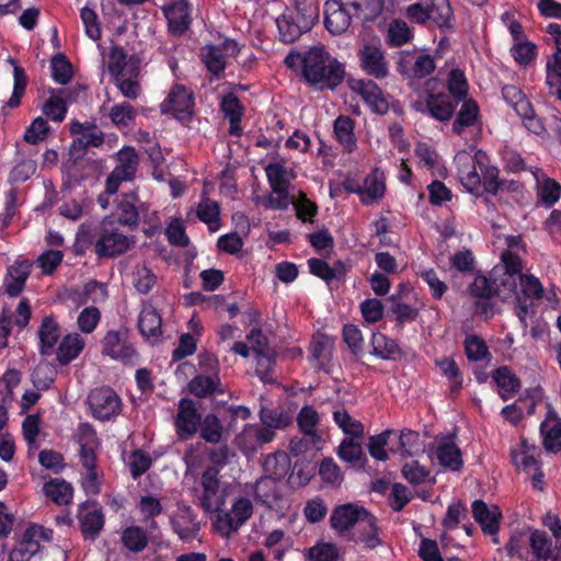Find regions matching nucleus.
Returning <instances> with one entry per match:
<instances>
[{"mask_svg": "<svg viewBox=\"0 0 561 561\" xmlns=\"http://www.w3.org/2000/svg\"><path fill=\"white\" fill-rule=\"evenodd\" d=\"M363 70L377 79L388 75V66L381 47L374 44L365 45L358 53Z\"/></svg>", "mask_w": 561, "mask_h": 561, "instance_id": "f3484780", "label": "nucleus"}, {"mask_svg": "<svg viewBox=\"0 0 561 561\" xmlns=\"http://www.w3.org/2000/svg\"><path fill=\"white\" fill-rule=\"evenodd\" d=\"M352 90L359 94L365 103L378 114H385L389 104L383 96L382 91L371 80H353L351 82Z\"/></svg>", "mask_w": 561, "mask_h": 561, "instance_id": "dca6fc26", "label": "nucleus"}, {"mask_svg": "<svg viewBox=\"0 0 561 561\" xmlns=\"http://www.w3.org/2000/svg\"><path fill=\"white\" fill-rule=\"evenodd\" d=\"M540 454L539 447L522 438L518 446L512 450V458L518 469L531 473L538 471Z\"/></svg>", "mask_w": 561, "mask_h": 561, "instance_id": "4be33fe9", "label": "nucleus"}, {"mask_svg": "<svg viewBox=\"0 0 561 561\" xmlns=\"http://www.w3.org/2000/svg\"><path fill=\"white\" fill-rule=\"evenodd\" d=\"M333 420L347 437L359 438L364 435L362 422L354 419L345 409L335 410L333 412Z\"/></svg>", "mask_w": 561, "mask_h": 561, "instance_id": "de8ad7c7", "label": "nucleus"}, {"mask_svg": "<svg viewBox=\"0 0 561 561\" xmlns=\"http://www.w3.org/2000/svg\"><path fill=\"white\" fill-rule=\"evenodd\" d=\"M370 514L362 506L355 504H344L336 507L330 518L333 529L344 534L350 529L359 528Z\"/></svg>", "mask_w": 561, "mask_h": 561, "instance_id": "4468645a", "label": "nucleus"}, {"mask_svg": "<svg viewBox=\"0 0 561 561\" xmlns=\"http://www.w3.org/2000/svg\"><path fill=\"white\" fill-rule=\"evenodd\" d=\"M193 93L182 84H174L160 104L161 113L171 114L178 119L188 118L193 113Z\"/></svg>", "mask_w": 561, "mask_h": 561, "instance_id": "9b49d317", "label": "nucleus"}, {"mask_svg": "<svg viewBox=\"0 0 561 561\" xmlns=\"http://www.w3.org/2000/svg\"><path fill=\"white\" fill-rule=\"evenodd\" d=\"M260 420L263 425L274 431L286 428L291 423V417L288 413L270 408H261Z\"/></svg>", "mask_w": 561, "mask_h": 561, "instance_id": "13d9d810", "label": "nucleus"}, {"mask_svg": "<svg viewBox=\"0 0 561 561\" xmlns=\"http://www.w3.org/2000/svg\"><path fill=\"white\" fill-rule=\"evenodd\" d=\"M53 539V530L37 524H30L21 534L18 541L28 548L35 554L41 550L42 542H48Z\"/></svg>", "mask_w": 561, "mask_h": 561, "instance_id": "72a5a7b5", "label": "nucleus"}, {"mask_svg": "<svg viewBox=\"0 0 561 561\" xmlns=\"http://www.w3.org/2000/svg\"><path fill=\"white\" fill-rule=\"evenodd\" d=\"M310 561H337L340 558L339 548L331 542H318L308 551Z\"/></svg>", "mask_w": 561, "mask_h": 561, "instance_id": "774afa93", "label": "nucleus"}, {"mask_svg": "<svg viewBox=\"0 0 561 561\" xmlns=\"http://www.w3.org/2000/svg\"><path fill=\"white\" fill-rule=\"evenodd\" d=\"M407 16L415 23L423 24L433 21L437 26H448L451 19V9L446 0H440L430 7L413 3L407 8Z\"/></svg>", "mask_w": 561, "mask_h": 561, "instance_id": "9d476101", "label": "nucleus"}, {"mask_svg": "<svg viewBox=\"0 0 561 561\" xmlns=\"http://www.w3.org/2000/svg\"><path fill=\"white\" fill-rule=\"evenodd\" d=\"M415 156L419 163L433 173H440L442 164L437 152L424 142H419L415 147Z\"/></svg>", "mask_w": 561, "mask_h": 561, "instance_id": "bf43d9fd", "label": "nucleus"}, {"mask_svg": "<svg viewBox=\"0 0 561 561\" xmlns=\"http://www.w3.org/2000/svg\"><path fill=\"white\" fill-rule=\"evenodd\" d=\"M504 100L518 115H526L530 110V102L525 98L520 89L515 85H505L502 89Z\"/></svg>", "mask_w": 561, "mask_h": 561, "instance_id": "052dcab7", "label": "nucleus"}, {"mask_svg": "<svg viewBox=\"0 0 561 561\" xmlns=\"http://www.w3.org/2000/svg\"><path fill=\"white\" fill-rule=\"evenodd\" d=\"M291 539L280 529L270 531L263 541V546L270 550L276 561H283L284 556L291 548Z\"/></svg>", "mask_w": 561, "mask_h": 561, "instance_id": "58836bf2", "label": "nucleus"}, {"mask_svg": "<svg viewBox=\"0 0 561 561\" xmlns=\"http://www.w3.org/2000/svg\"><path fill=\"white\" fill-rule=\"evenodd\" d=\"M133 285L139 294H148L157 283V276L146 265H136L133 271Z\"/></svg>", "mask_w": 561, "mask_h": 561, "instance_id": "6e6d98bb", "label": "nucleus"}, {"mask_svg": "<svg viewBox=\"0 0 561 561\" xmlns=\"http://www.w3.org/2000/svg\"><path fill=\"white\" fill-rule=\"evenodd\" d=\"M435 365L440 375L448 380L450 391L458 392L462 388L463 377L455 359L451 357L437 358Z\"/></svg>", "mask_w": 561, "mask_h": 561, "instance_id": "79ce46f5", "label": "nucleus"}, {"mask_svg": "<svg viewBox=\"0 0 561 561\" xmlns=\"http://www.w3.org/2000/svg\"><path fill=\"white\" fill-rule=\"evenodd\" d=\"M219 471L215 467L207 468L201 478L203 489L199 496V505L206 513L220 512L226 504V496L229 485H220Z\"/></svg>", "mask_w": 561, "mask_h": 561, "instance_id": "423d86ee", "label": "nucleus"}, {"mask_svg": "<svg viewBox=\"0 0 561 561\" xmlns=\"http://www.w3.org/2000/svg\"><path fill=\"white\" fill-rule=\"evenodd\" d=\"M301 61L305 79L319 90H332L344 78V67L323 46L309 48Z\"/></svg>", "mask_w": 561, "mask_h": 561, "instance_id": "f03ea898", "label": "nucleus"}, {"mask_svg": "<svg viewBox=\"0 0 561 561\" xmlns=\"http://www.w3.org/2000/svg\"><path fill=\"white\" fill-rule=\"evenodd\" d=\"M386 192V184L382 173L378 170L369 173L362 185L360 202L369 205L381 199Z\"/></svg>", "mask_w": 561, "mask_h": 561, "instance_id": "473e14b6", "label": "nucleus"}, {"mask_svg": "<svg viewBox=\"0 0 561 561\" xmlns=\"http://www.w3.org/2000/svg\"><path fill=\"white\" fill-rule=\"evenodd\" d=\"M412 31L402 20H393L390 22L387 32V42L390 46L399 47L410 42Z\"/></svg>", "mask_w": 561, "mask_h": 561, "instance_id": "4d7b16f0", "label": "nucleus"}, {"mask_svg": "<svg viewBox=\"0 0 561 561\" xmlns=\"http://www.w3.org/2000/svg\"><path fill=\"white\" fill-rule=\"evenodd\" d=\"M88 403L92 415L100 421H110L122 411V400L110 387L93 389L88 397Z\"/></svg>", "mask_w": 561, "mask_h": 561, "instance_id": "6e6552de", "label": "nucleus"}, {"mask_svg": "<svg viewBox=\"0 0 561 561\" xmlns=\"http://www.w3.org/2000/svg\"><path fill=\"white\" fill-rule=\"evenodd\" d=\"M121 541L127 550L141 552L148 545V535L139 526H129L123 530Z\"/></svg>", "mask_w": 561, "mask_h": 561, "instance_id": "603ef678", "label": "nucleus"}, {"mask_svg": "<svg viewBox=\"0 0 561 561\" xmlns=\"http://www.w3.org/2000/svg\"><path fill=\"white\" fill-rule=\"evenodd\" d=\"M191 5L187 0H179L164 10L170 31L175 35L183 34L190 26Z\"/></svg>", "mask_w": 561, "mask_h": 561, "instance_id": "b1692460", "label": "nucleus"}, {"mask_svg": "<svg viewBox=\"0 0 561 561\" xmlns=\"http://www.w3.org/2000/svg\"><path fill=\"white\" fill-rule=\"evenodd\" d=\"M530 173L533 174L536 184H537V195L540 202L547 206H553L561 196V185L546 175V173L537 167L529 168Z\"/></svg>", "mask_w": 561, "mask_h": 561, "instance_id": "412c9836", "label": "nucleus"}, {"mask_svg": "<svg viewBox=\"0 0 561 561\" xmlns=\"http://www.w3.org/2000/svg\"><path fill=\"white\" fill-rule=\"evenodd\" d=\"M353 540L364 548L374 549L382 543L376 525V518L370 514L366 520L353 531Z\"/></svg>", "mask_w": 561, "mask_h": 561, "instance_id": "e433bc0d", "label": "nucleus"}, {"mask_svg": "<svg viewBox=\"0 0 561 561\" xmlns=\"http://www.w3.org/2000/svg\"><path fill=\"white\" fill-rule=\"evenodd\" d=\"M265 476L256 482V495L264 504L271 505L268 496L261 495L262 489L275 490L276 481L284 478L289 469V460L285 453L268 455L263 463Z\"/></svg>", "mask_w": 561, "mask_h": 561, "instance_id": "1a4fd4ad", "label": "nucleus"}, {"mask_svg": "<svg viewBox=\"0 0 561 561\" xmlns=\"http://www.w3.org/2000/svg\"><path fill=\"white\" fill-rule=\"evenodd\" d=\"M202 422V415L198 412L193 400L183 398L178 405V413L174 420L175 432L180 439L192 438Z\"/></svg>", "mask_w": 561, "mask_h": 561, "instance_id": "f8f14e48", "label": "nucleus"}, {"mask_svg": "<svg viewBox=\"0 0 561 561\" xmlns=\"http://www.w3.org/2000/svg\"><path fill=\"white\" fill-rule=\"evenodd\" d=\"M435 457L443 467L451 471H457L462 467L460 449L453 439L446 438L438 442Z\"/></svg>", "mask_w": 561, "mask_h": 561, "instance_id": "7c9ffc66", "label": "nucleus"}, {"mask_svg": "<svg viewBox=\"0 0 561 561\" xmlns=\"http://www.w3.org/2000/svg\"><path fill=\"white\" fill-rule=\"evenodd\" d=\"M101 344L102 353L113 359L133 363L137 357V353L131 343L128 342L127 334L124 331H108Z\"/></svg>", "mask_w": 561, "mask_h": 561, "instance_id": "ddd939ff", "label": "nucleus"}, {"mask_svg": "<svg viewBox=\"0 0 561 561\" xmlns=\"http://www.w3.org/2000/svg\"><path fill=\"white\" fill-rule=\"evenodd\" d=\"M472 515L485 534L496 535L502 517L497 506H488L483 501L476 500L472 503Z\"/></svg>", "mask_w": 561, "mask_h": 561, "instance_id": "5701e85b", "label": "nucleus"}, {"mask_svg": "<svg viewBox=\"0 0 561 561\" xmlns=\"http://www.w3.org/2000/svg\"><path fill=\"white\" fill-rule=\"evenodd\" d=\"M488 160L485 152L474 150L473 144L470 150H460L456 153L454 162L457 168V176L462 186L468 192H477L481 186V175L478 172L482 170L484 161Z\"/></svg>", "mask_w": 561, "mask_h": 561, "instance_id": "39448f33", "label": "nucleus"}, {"mask_svg": "<svg viewBox=\"0 0 561 561\" xmlns=\"http://www.w3.org/2000/svg\"><path fill=\"white\" fill-rule=\"evenodd\" d=\"M288 187L289 186H271L270 195L260 197L257 203L266 209L284 210L294 203L289 196Z\"/></svg>", "mask_w": 561, "mask_h": 561, "instance_id": "8fccbe9b", "label": "nucleus"}, {"mask_svg": "<svg viewBox=\"0 0 561 561\" xmlns=\"http://www.w3.org/2000/svg\"><path fill=\"white\" fill-rule=\"evenodd\" d=\"M59 335L60 332L58 323L51 318H45L38 330L41 353L44 355L51 354L59 339Z\"/></svg>", "mask_w": 561, "mask_h": 561, "instance_id": "37998d69", "label": "nucleus"}, {"mask_svg": "<svg viewBox=\"0 0 561 561\" xmlns=\"http://www.w3.org/2000/svg\"><path fill=\"white\" fill-rule=\"evenodd\" d=\"M188 390L198 398H206L215 392L224 393L225 391L218 374L211 376L197 375L190 381Z\"/></svg>", "mask_w": 561, "mask_h": 561, "instance_id": "c9c22d12", "label": "nucleus"}, {"mask_svg": "<svg viewBox=\"0 0 561 561\" xmlns=\"http://www.w3.org/2000/svg\"><path fill=\"white\" fill-rule=\"evenodd\" d=\"M492 379L499 388L500 397L505 401L513 398L522 387L519 378L508 366L495 369Z\"/></svg>", "mask_w": 561, "mask_h": 561, "instance_id": "a878e982", "label": "nucleus"}, {"mask_svg": "<svg viewBox=\"0 0 561 561\" xmlns=\"http://www.w3.org/2000/svg\"><path fill=\"white\" fill-rule=\"evenodd\" d=\"M135 239L133 236L123 233L116 226L113 216L105 217L98 230L95 241V253L99 256H116L125 253L133 247Z\"/></svg>", "mask_w": 561, "mask_h": 561, "instance_id": "20e7f679", "label": "nucleus"}, {"mask_svg": "<svg viewBox=\"0 0 561 561\" xmlns=\"http://www.w3.org/2000/svg\"><path fill=\"white\" fill-rule=\"evenodd\" d=\"M355 123L346 115H340L333 123L335 140L346 152H353L357 148V139L354 133Z\"/></svg>", "mask_w": 561, "mask_h": 561, "instance_id": "bb28decb", "label": "nucleus"}, {"mask_svg": "<svg viewBox=\"0 0 561 561\" xmlns=\"http://www.w3.org/2000/svg\"><path fill=\"white\" fill-rule=\"evenodd\" d=\"M511 54L518 65L525 67L536 59L537 47L534 43L527 39H522L515 42L511 48Z\"/></svg>", "mask_w": 561, "mask_h": 561, "instance_id": "e2e57ef3", "label": "nucleus"}, {"mask_svg": "<svg viewBox=\"0 0 561 561\" xmlns=\"http://www.w3.org/2000/svg\"><path fill=\"white\" fill-rule=\"evenodd\" d=\"M118 164L115 167L116 175H122L123 179L131 180L136 173L139 158L135 149L131 147H124L117 152Z\"/></svg>", "mask_w": 561, "mask_h": 561, "instance_id": "a18cd8bd", "label": "nucleus"}, {"mask_svg": "<svg viewBox=\"0 0 561 561\" xmlns=\"http://www.w3.org/2000/svg\"><path fill=\"white\" fill-rule=\"evenodd\" d=\"M373 354L382 359H389L398 353L397 343L382 333L371 336Z\"/></svg>", "mask_w": 561, "mask_h": 561, "instance_id": "0e129e2a", "label": "nucleus"}, {"mask_svg": "<svg viewBox=\"0 0 561 561\" xmlns=\"http://www.w3.org/2000/svg\"><path fill=\"white\" fill-rule=\"evenodd\" d=\"M31 273V264L28 262H16L8 270V277L5 279V290L12 296L16 297L24 288L25 282Z\"/></svg>", "mask_w": 561, "mask_h": 561, "instance_id": "f704fd0d", "label": "nucleus"}, {"mask_svg": "<svg viewBox=\"0 0 561 561\" xmlns=\"http://www.w3.org/2000/svg\"><path fill=\"white\" fill-rule=\"evenodd\" d=\"M352 14L347 7L337 0H328L325 2L324 24L327 30L333 35L344 33L351 25Z\"/></svg>", "mask_w": 561, "mask_h": 561, "instance_id": "a211bd4d", "label": "nucleus"}, {"mask_svg": "<svg viewBox=\"0 0 561 561\" xmlns=\"http://www.w3.org/2000/svg\"><path fill=\"white\" fill-rule=\"evenodd\" d=\"M465 354L470 362H479L483 359H489L491 357V353L485 344V342L477 336L470 335L465 340Z\"/></svg>", "mask_w": 561, "mask_h": 561, "instance_id": "680f3d73", "label": "nucleus"}, {"mask_svg": "<svg viewBox=\"0 0 561 561\" xmlns=\"http://www.w3.org/2000/svg\"><path fill=\"white\" fill-rule=\"evenodd\" d=\"M501 259L502 264L492 270V280L495 286L496 297L504 301L511 299L515 300V313L522 325L526 329L528 327L527 316L529 305L517 295V284L523 268L522 261L516 253H512L511 251H504Z\"/></svg>", "mask_w": 561, "mask_h": 561, "instance_id": "f257e3e1", "label": "nucleus"}, {"mask_svg": "<svg viewBox=\"0 0 561 561\" xmlns=\"http://www.w3.org/2000/svg\"><path fill=\"white\" fill-rule=\"evenodd\" d=\"M136 117V111L133 105L123 102L114 105L110 111V118L117 127H128Z\"/></svg>", "mask_w": 561, "mask_h": 561, "instance_id": "338daca9", "label": "nucleus"}, {"mask_svg": "<svg viewBox=\"0 0 561 561\" xmlns=\"http://www.w3.org/2000/svg\"><path fill=\"white\" fill-rule=\"evenodd\" d=\"M161 323V316L156 308L149 304L145 305L138 319L140 333L148 340L157 341L162 334Z\"/></svg>", "mask_w": 561, "mask_h": 561, "instance_id": "c756f323", "label": "nucleus"}, {"mask_svg": "<svg viewBox=\"0 0 561 561\" xmlns=\"http://www.w3.org/2000/svg\"><path fill=\"white\" fill-rule=\"evenodd\" d=\"M430 114L438 121H447L455 111V104L446 94H430L427 98Z\"/></svg>", "mask_w": 561, "mask_h": 561, "instance_id": "09e8293b", "label": "nucleus"}, {"mask_svg": "<svg viewBox=\"0 0 561 561\" xmlns=\"http://www.w3.org/2000/svg\"><path fill=\"white\" fill-rule=\"evenodd\" d=\"M45 495L59 505L68 504L72 499V486L62 479H51L44 484Z\"/></svg>", "mask_w": 561, "mask_h": 561, "instance_id": "c03bdc74", "label": "nucleus"}, {"mask_svg": "<svg viewBox=\"0 0 561 561\" xmlns=\"http://www.w3.org/2000/svg\"><path fill=\"white\" fill-rule=\"evenodd\" d=\"M529 556L531 561H561V542L553 546L545 531L534 529L529 535Z\"/></svg>", "mask_w": 561, "mask_h": 561, "instance_id": "2eb2a0df", "label": "nucleus"}, {"mask_svg": "<svg viewBox=\"0 0 561 561\" xmlns=\"http://www.w3.org/2000/svg\"><path fill=\"white\" fill-rule=\"evenodd\" d=\"M196 215L201 221L208 226L211 232L220 228V208L216 201L203 196L197 205Z\"/></svg>", "mask_w": 561, "mask_h": 561, "instance_id": "4c0bfd02", "label": "nucleus"}, {"mask_svg": "<svg viewBox=\"0 0 561 561\" xmlns=\"http://www.w3.org/2000/svg\"><path fill=\"white\" fill-rule=\"evenodd\" d=\"M202 58L208 71L220 75L226 68V56L218 46L208 45L202 49Z\"/></svg>", "mask_w": 561, "mask_h": 561, "instance_id": "5fc2aeb1", "label": "nucleus"}, {"mask_svg": "<svg viewBox=\"0 0 561 561\" xmlns=\"http://www.w3.org/2000/svg\"><path fill=\"white\" fill-rule=\"evenodd\" d=\"M447 88L457 102L466 99L468 93V81L460 69H453L447 76Z\"/></svg>", "mask_w": 561, "mask_h": 561, "instance_id": "69168bd1", "label": "nucleus"}, {"mask_svg": "<svg viewBox=\"0 0 561 561\" xmlns=\"http://www.w3.org/2000/svg\"><path fill=\"white\" fill-rule=\"evenodd\" d=\"M107 68L113 79L137 70L136 65L127 60L124 49L117 46L112 47L110 50Z\"/></svg>", "mask_w": 561, "mask_h": 561, "instance_id": "a19ab883", "label": "nucleus"}, {"mask_svg": "<svg viewBox=\"0 0 561 561\" xmlns=\"http://www.w3.org/2000/svg\"><path fill=\"white\" fill-rule=\"evenodd\" d=\"M265 173L270 186H289L294 179L293 170L286 167L284 161L277 159L266 164Z\"/></svg>", "mask_w": 561, "mask_h": 561, "instance_id": "49530a36", "label": "nucleus"}, {"mask_svg": "<svg viewBox=\"0 0 561 561\" xmlns=\"http://www.w3.org/2000/svg\"><path fill=\"white\" fill-rule=\"evenodd\" d=\"M319 422L320 415L313 407L306 405L298 413V426L304 436L312 444V446H317L322 440V436L317 428Z\"/></svg>", "mask_w": 561, "mask_h": 561, "instance_id": "cd10ccee", "label": "nucleus"}, {"mask_svg": "<svg viewBox=\"0 0 561 561\" xmlns=\"http://www.w3.org/2000/svg\"><path fill=\"white\" fill-rule=\"evenodd\" d=\"M67 297L77 307L92 304H101L107 298V289L104 284L96 280H90L83 286L71 287L67 291Z\"/></svg>", "mask_w": 561, "mask_h": 561, "instance_id": "6ab92c4d", "label": "nucleus"}, {"mask_svg": "<svg viewBox=\"0 0 561 561\" xmlns=\"http://www.w3.org/2000/svg\"><path fill=\"white\" fill-rule=\"evenodd\" d=\"M482 130L480 110L476 101L465 100L453 123V131L476 144Z\"/></svg>", "mask_w": 561, "mask_h": 561, "instance_id": "0eeeda50", "label": "nucleus"}, {"mask_svg": "<svg viewBox=\"0 0 561 561\" xmlns=\"http://www.w3.org/2000/svg\"><path fill=\"white\" fill-rule=\"evenodd\" d=\"M137 204L138 197L135 193L121 195L115 210V217L121 225L127 226L130 229L137 228L139 219Z\"/></svg>", "mask_w": 561, "mask_h": 561, "instance_id": "393cba45", "label": "nucleus"}, {"mask_svg": "<svg viewBox=\"0 0 561 561\" xmlns=\"http://www.w3.org/2000/svg\"><path fill=\"white\" fill-rule=\"evenodd\" d=\"M254 514V504L248 494L234 496L228 510L222 508L211 517V528L221 538L229 539L247 524Z\"/></svg>", "mask_w": 561, "mask_h": 561, "instance_id": "7ed1b4c3", "label": "nucleus"}, {"mask_svg": "<svg viewBox=\"0 0 561 561\" xmlns=\"http://www.w3.org/2000/svg\"><path fill=\"white\" fill-rule=\"evenodd\" d=\"M78 518L84 538L94 539L104 526L103 512L95 503L81 505Z\"/></svg>", "mask_w": 561, "mask_h": 561, "instance_id": "aec40b11", "label": "nucleus"}, {"mask_svg": "<svg viewBox=\"0 0 561 561\" xmlns=\"http://www.w3.org/2000/svg\"><path fill=\"white\" fill-rule=\"evenodd\" d=\"M279 32V38L284 43H293L300 37L308 28H302L301 24L290 14L282 15L276 20Z\"/></svg>", "mask_w": 561, "mask_h": 561, "instance_id": "864d4df0", "label": "nucleus"}, {"mask_svg": "<svg viewBox=\"0 0 561 561\" xmlns=\"http://www.w3.org/2000/svg\"><path fill=\"white\" fill-rule=\"evenodd\" d=\"M85 346V340L80 333H69L65 335L57 348V360L61 365H67L76 359Z\"/></svg>", "mask_w": 561, "mask_h": 561, "instance_id": "2f4dec72", "label": "nucleus"}, {"mask_svg": "<svg viewBox=\"0 0 561 561\" xmlns=\"http://www.w3.org/2000/svg\"><path fill=\"white\" fill-rule=\"evenodd\" d=\"M333 341L325 334H317L310 343V355L316 360L314 366L322 367L330 358Z\"/></svg>", "mask_w": 561, "mask_h": 561, "instance_id": "3c124183", "label": "nucleus"}, {"mask_svg": "<svg viewBox=\"0 0 561 561\" xmlns=\"http://www.w3.org/2000/svg\"><path fill=\"white\" fill-rule=\"evenodd\" d=\"M540 432L547 450H561V419L553 411L548 412L540 425Z\"/></svg>", "mask_w": 561, "mask_h": 561, "instance_id": "c85d7f7f", "label": "nucleus"}, {"mask_svg": "<svg viewBox=\"0 0 561 561\" xmlns=\"http://www.w3.org/2000/svg\"><path fill=\"white\" fill-rule=\"evenodd\" d=\"M302 28L309 31L319 19V5L317 0H295V11L291 14Z\"/></svg>", "mask_w": 561, "mask_h": 561, "instance_id": "ea45409f", "label": "nucleus"}]
</instances>
